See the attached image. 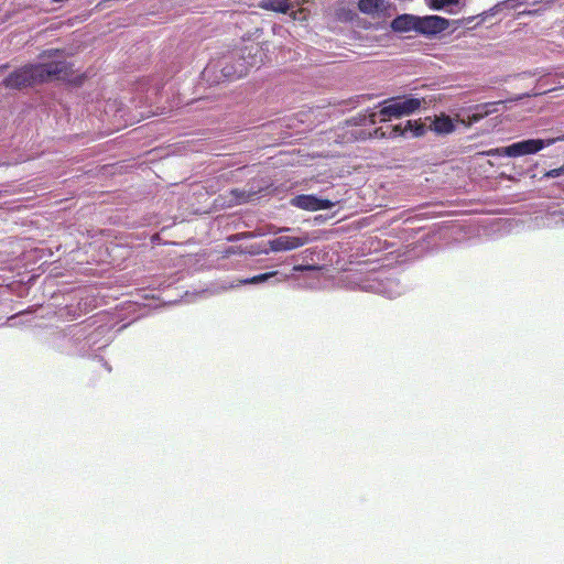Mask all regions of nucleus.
Listing matches in <instances>:
<instances>
[{"mask_svg": "<svg viewBox=\"0 0 564 564\" xmlns=\"http://www.w3.org/2000/svg\"><path fill=\"white\" fill-rule=\"evenodd\" d=\"M308 242L306 236L303 237H290L280 236L269 241L270 249L274 252L289 251L297 249Z\"/></svg>", "mask_w": 564, "mask_h": 564, "instance_id": "obj_8", "label": "nucleus"}, {"mask_svg": "<svg viewBox=\"0 0 564 564\" xmlns=\"http://www.w3.org/2000/svg\"><path fill=\"white\" fill-rule=\"evenodd\" d=\"M57 53H59V50H46V51H43L40 55L41 58H45V57H53L55 56Z\"/></svg>", "mask_w": 564, "mask_h": 564, "instance_id": "obj_21", "label": "nucleus"}, {"mask_svg": "<svg viewBox=\"0 0 564 564\" xmlns=\"http://www.w3.org/2000/svg\"><path fill=\"white\" fill-rule=\"evenodd\" d=\"M417 15L404 13L400 14L391 21V29L394 32H410L417 31Z\"/></svg>", "mask_w": 564, "mask_h": 564, "instance_id": "obj_9", "label": "nucleus"}, {"mask_svg": "<svg viewBox=\"0 0 564 564\" xmlns=\"http://www.w3.org/2000/svg\"><path fill=\"white\" fill-rule=\"evenodd\" d=\"M508 151H509V145L502 147V148L489 149L487 151L480 152L479 154L487 155V156H509L510 158V153H508Z\"/></svg>", "mask_w": 564, "mask_h": 564, "instance_id": "obj_14", "label": "nucleus"}, {"mask_svg": "<svg viewBox=\"0 0 564 564\" xmlns=\"http://www.w3.org/2000/svg\"><path fill=\"white\" fill-rule=\"evenodd\" d=\"M263 45L264 44L251 41L241 46L237 54L239 59L242 61L241 63H239V68L235 69L232 73L224 68L225 75H236L237 77H242L247 74L249 67L262 65L265 62L267 57L265 51H268V48H264Z\"/></svg>", "mask_w": 564, "mask_h": 564, "instance_id": "obj_3", "label": "nucleus"}, {"mask_svg": "<svg viewBox=\"0 0 564 564\" xmlns=\"http://www.w3.org/2000/svg\"><path fill=\"white\" fill-rule=\"evenodd\" d=\"M494 104H485L482 106H478L477 108H480V107H488V106H492Z\"/></svg>", "mask_w": 564, "mask_h": 564, "instance_id": "obj_24", "label": "nucleus"}, {"mask_svg": "<svg viewBox=\"0 0 564 564\" xmlns=\"http://www.w3.org/2000/svg\"><path fill=\"white\" fill-rule=\"evenodd\" d=\"M273 275H275V272H267V273L258 274L250 279L245 280L243 283H252V284L261 283V282L267 281L269 278H271Z\"/></svg>", "mask_w": 564, "mask_h": 564, "instance_id": "obj_16", "label": "nucleus"}, {"mask_svg": "<svg viewBox=\"0 0 564 564\" xmlns=\"http://www.w3.org/2000/svg\"><path fill=\"white\" fill-rule=\"evenodd\" d=\"M430 130L436 134H449L455 130V124L449 116L442 113L434 117Z\"/></svg>", "mask_w": 564, "mask_h": 564, "instance_id": "obj_10", "label": "nucleus"}, {"mask_svg": "<svg viewBox=\"0 0 564 564\" xmlns=\"http://www.w3.org/2000/svg\"><path fill=\"white\" fill-rule=\"evenodd\" d=\"M317 197L314 195H297L291 199V205L304 210L316 212Z\"/></svg>", "mask_w": 564, "mask_h": 564, "instance_id": "obj_12", "label": "nucleus"}, {"mask_svg": "<svg viewBox=\"0 0 564 564\" xmlns=\"http://www.w3.org/2000/svg\"><path fill=\"white\" fill-rule=\"evenodd\" d=\"M427 127L421 120H408L404 124L388 126L376 129L375 134L380 138H397L401 135H411L413 138L422 137L426 133Z\"/></svg>", "mask_w": 564, "mask_h": 564, "instance_id": "obj_5", "label": "nucleus"}, {"mask_svg": "<svg viewBox=\"0 0 564 564\" xmlns=\"http://www.w3.org/2000/svg\"><path fill=\"white\" fill-rule=\"evenodd\" d=\"M8 68H9V64H8V63H7V64H2V65H0V72H4V70H7Z\"/></svg>", "mask_w": 564, "mask_h": 564, "instance_id": "obj_23", "label": "nucleus"}, {"mask_svg": "<svg viewBox=\"0 0 564 564\" xmlns=\"http://www.w3.org/2000/svg\"><path fill=\"white\" fill-rule=\"evenodd\" d=\"M317 267L315 265H303V264H297V265H294L293 267V271H296V272H302V271H308V270H316Z\"/></svg>", "mask_w": 564, "mask_h": 564, "instance_id": "obj_20", "label": "nucleus"}, {"mask_svg": "<svg viewBox=\"0 0 564 564\" xmlns=\"http://www.w3.org/2000/svg\"><path fill=\"white\" fill-rule=\"evenodd\" d=\"M424 98H391L388 100H384V106L380 109V111L370 113V122L376 123L377 116H381L382 118L380 121H386L387 118H400L403 116H410L414 113L416 110H419L424 104Z\"/></svg>", "mask_w": 564, "mask_h": 564, "instance_id": "obj_2", "label": "nucleus"}, {"mask_svg": "<svg viewBox=\"0 0 564 564\" xmlns=\"http://www.w3.org/2000/svg\"><path fill=\"white\" fill-rule=\"evenodd\" d=\"M335 203L329 199L317 198L316 210L329 209L334 207Z\"/></svg>", "mask_w": 564, "mask_h": 564, "instance_id": "obj_18", "label": "nucleus"}, {"mask_svg": "<svg viewBox=\"0 0 564 564\" xmlns=\"http://www.w3.org/2000/svg\"><path fill=\"white\" fill-rule=\"evenodd\" d=\"M487 113H488V111H485L484 113H474L470 119L473 121H478V120H480Z\"/></svg>", "mask_w": 564, "mask_h": 564, "instance_id": "obj_22", "label": "nucleus"}, {"mask_svg": "<svg viewBox=\"0 0 564 564\" xmlns=\"http://www.w3.org/2000/svg\"><path fill=\"white\" fill-rule=\"evenodd\" d=\"M427 6L434 10H441L451 4H457L458 0H426Z\"/></svg>", "mask_w": 564, "mask_h": 564, "instance_id": "obj_15", "label": "nucleus"}, {"mask_svg": "<svg viewBox=\"0 0 564 564\" xmlns=\"http://www.w3.org/2000/svg\"><path fill=\"white\" fill-rule=\"evenodd\" d=\"M417 33L434 36L448 29L449 21L438 15L417 17Z\"/></svg>", "mask_w": 564, "mask_h": 564, "instance_id": "obj_7", "label": "nucleus"}, {"mask_svg": "<svg viewBox=\"0 0 564 564\" xmlns=\"http://www.w3.org/2000/svg\"><path fill=\"white\" fill-rule=\"evenodd\" d=\"M358 9L366 14H375L386 9L384 0H359Z\"/></svg>", "mask_w": 564, "mask_h": 564, "instance_id": "obj_13", "label": "nucleus"}, {"mask_svg": "<svg viewBox=\"0 0 564 564\" xmlns=\"http://www.w3.org/2000/svg\"><path fill=\"white\" fill-rule=\"evenodd\" d=\"M8 89L21 90L39 85L34 64H25L11 72L2 82Z\"/></svg>", "mask_w": 564, "mask_h": 564, "instance_id": "obj_4", "label": "nucleus"}, {"mask_svg": "<svg viewBox=\"0 0 564 564\" xmlns=\"http://www.w3.org/2000/svg\"><path fill=\"white\" fill-rule=\"evenodd\" d=\"M230 194L235 197V203L236 204H241V203L247 202L248 196L242 191H239L237 188L236 189H231Z\"/></svg>", "mask_w": 564, "mask_h": 564, "instance_id": "obj_17", "label": "nucleus"}, {"mask_svg": "<svg viewBox=\"0 0 564 564\" xmlns=\"http://www.w3.org/2000/svg\"><path fill=\"white\" fill-rule=\"evenodd\" d=\"M291 6V0H261L258 4L260 9L279 13H286Z\"/></svg>", "mask_w": 564, "mask_h": 564, "instance_id": "obj_11", "label": "nucleus"}, {"mask_svg": "<svg viewBox=\"0 0 564 564\" xmlns=\"http://www.w3.org/2000/svg\"><path fill=\"white\" fill-rule=\"evenodd\" d=\"M34 69L39 84H43L55 78L79 86L85 79L84 74L75 75L73 64L66 61L36 63L34 64Z\"/></svg>", "mask_w": 564, "mask_h": 564, "instance_id": "obj_1", "label": "nucleus"}, {"mask_svg": "<svg viewBox=\"0 0 564 564\" xmlns=\"http://www.w3.org/2000/svg\"><path fill=\"white\" fill-rule=\"evenodd\" d=\"M561 175H564V165L557 169H552L544 174L547 178L558 177Z\"/></svg>", "mask_w": 564, "mask_h": 564, "instance_id": "obj_19", "label": "nucleus"}, {"mask_svg": "<svg viewBox=\"0 0 564 564\" xmlns=\"http://www.w3.org/2000/svg\"><path fill=\"white\" fill-rule=\"evenodd\" d=\"M558 140H564V137L552 138V139H529L519 142H514L509 145L510 158H517L528 154H534L542 149L554 144Z\"/></svg>", "mask_w": 564, "mask_h": 564, "instance_id": "obj_6", "label": "nucleus"}]
</instances>
